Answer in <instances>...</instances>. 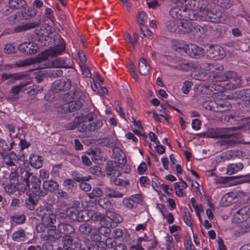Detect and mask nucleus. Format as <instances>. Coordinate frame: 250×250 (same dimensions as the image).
Here are the masks:
<instances>
[{
    "label": "nucleus",
    "instance_id": "nucleus-26",
    "mask_svg": "<svg viewBox=\"0 0 250 250\" xmlns=\"http://www.w3.org/2000/svg\"><path fill=\"white\" fill-rule=\"evenodd\" d=\"M42 187L44 190L46 192L49 191L53 193L56 191L59 187L58 183L52 179L45 180L43 182Z\"/></svg>",
    "mask_w": 250,
    "mask_h": 250
},
{
    "label": "nucleus",
    "instance_id": "nucleus-9",
    "mask_svg": "<svg viewBox=\"0 0 250 250\" xmlns=\"http://www.w3.org/2000/svg\"><path fill=\"white\" fill-rule=\"evenodd\" d=\"M227 99L232 103L237 102H239L240 103H245V101L250 100V89H243L238 90L231 95H228Z\"/></svg>",
    "mask_w": 250,
    "mask_h": 250
},
{
    "label": "nucleus",
    "instance_id": "nucleus-27",
    "mask_svg": "<svg viewBox=\"0 0 250 250\" xmlns=\"http://www.w3.org/2000/svg\"><path fill=\"white\" fill-rule=\"evenodd\" d=\"M29 164L35 168H41L43 164L42 157L34 153H31L29 157Z\"/></svg>",
    "mask_w": 250,
    "mask_h": 250
},
{
    "label": "nucleus",
    "instance_id": "nucleus-1",
    "mask_svg": "<svg viewBox=\"0 0 250 250\" xmlns=\"http://www.w3.org/2000/svg\"><path fill=\"white\" fill-rule=\"evenodd\" d=\"M83 110L81 116L75 117L73 121L68 122L64 125V127L67 130H73L77 128L80 132H90L98 131L103 125L101 119L96 120L95 122L90 123V121L96 119L98 115L99 110Z\"/></svg>",
    "mask_w": 250,
    "mask_h": 250
},
{
    "label": "nucleus",
    "instance_id": "nucleus-59",
    "mask_svg": "<svg viewBox=\"0 0 250 250\" xmlns=\"http://www.w3.org/2000/svg\"><path fill=\"white\" fill-rule=\"evenodd\" d=\"M72 176L74 180L78 182L88 181L90 179L89 177L83 176L76 171L73 172Z\"/></svg>",
    "mask_w": 250,
    "mask_h": 250
},
{
    "label": "nucleus",
    "instance_id": "nucleus-52",
    "mask_svg": "<svg viewBox=\"0 0 250 250\" xmlns=\"http://www.w3.org/2000/svg\"><path fill=\"white\" fill-rule=\"evenodd\" d=\"M63 74L62 70L60 68H56L47 70V75L50 78H56L61 77Z\"/></svg>",
    "mask_w": 250,
    "mask_h": 250
},
{
    "label": "nucleus",
    "instance_id": "nucleus-8",
    "mask_svg": "<svg viewBox=\"0 0 250 250\" xmlns=\"http://www.w3.org/2000/svg\"><path fill=\"white\" fill-rule=\"evenodd\" d=\"M30 175V178H28L29 181V191L27 192L36 194V195L41 196H45L47 193L41 189V180L37 176L33 175L31 172Z\"/></svg>",
    "mask_w": 250,
    "mask_h": 250
},
{
    "label": "nucleus",
    "instance_id": "nucleus-58",
    "mask_svg": "<svg viewBox=\"0 0 250 250\" xmlns=\"http://www.w3.org/2000/svg\"><path fill=\"white\" fill-rule=\"evenodd\" d=\"M62 239L64 248L69 249L73 246V239L70 235H64Z\"/></svg>",
    "mask_w": 250,
    "mask_h": 250
},
{
    "label": "nucleus",
    "instance_id": "nucleus-60",
    "mask_svg": "<svg viewBox=\"0 0 250 250\" xmlns=\"http://www.w3.org/2000/svg\"><path fill=\"white\" fill-rule=\"evenodd\" d=\"M34 62H35L32 59H27L17 61L15 63V65L19 67H24L33 64Z\"/></svg>",
    "mask_w": 250,
    "mask_h": 250
},
{
    "label": "nucleus",
    "instance_id": "nucleus-62",
    "mask_svg": "<svg viewBox=\"0 0 250 250\" xmlns=\"http://www.w3.org/2000/svg\"><path fill=\"white\" fill-rule=\"evenodd\" d=\"M113 181L115 185L125 188H126L130 184L129 180H124L118 177H115Z\"/></svg>",
    "mask_w": 250,
    "mask_h": 250
},
{
    "label": "nucleus",
    "instance_id": "nucleus-57",
    "mask_svg": "<svg viewBox=\"0 0 250 250\" xmlns=\"http://www.w3.org/2000/svg\"><path fill=\"white\" fill-rule=\"evenodd\" d=\"M104 191L99 187L94 188L92 191L89 194V197L90 199H94L95 197H100L103 194Z\"/></svg>",
    "mask_w": 250,
    "mask_h": 250
},
{
    "label": "nucleus",
    "instance_id": "nucleus-35",
    "mask_svg": "<svg viewBox=\"0 0 250 250\" xmlns=\"http://www.w3.org/2000/svg\"><path fill=\"white\" fill-rule=\"evenodd\" d=\"M243 167L244 165L241 162L232 163L228 165L227 173L229 175H232L242 170Z\"/></svg>",
    "mask_w": 250,
    "mask_h": 250
},
{
    "label": "nucleus",
    "instance_id": "nucleus-6",
    "mask_svg": "<svg viewBox=\"0 0 250 250\" xmlns=\"http://www.w3.org/2000/svg\"><path fill=\"white\" fill-rule=\"evenodd\" d=\"M222 12L220 10L216 8L209 9L208 8L201 11V21H206L212 22L217 23L221 21Z\"/></svg>",
    "mask_w": 250,
    "mask_h": 250
},
{
    "label": "nucleus",
    "instance_id": "nucleus-45",
    "mask_svg": "<svg viewBox=\"0 0 250 250\" xmlns=\"http://www.w3.org/2000/svg\"><path fill=\"white\" fill-rule=\"evenodd\" d=\"M23 19H30L37 14V10L34 7H30L28 9H25L21 12Z\"/></svg>",
    "mask_w": 250,
    "mask_h": 250
},
{
    "label": "nucleus",
    "instance_id": "nucleus-23",
    "mask_svg": "<svg viewBox=\"0 0 250 250\" xmlns=\"http://www.w3.org/2000/svg\"><path fill=\"white\" fill-rule=\"evenodd\" d=\"M42 216V221L49 228L56 227V218L57 217L55 214L50 212H44L43 214H40Z\"/></svg>",
    "mask_w": 250,
    "mask_h": 250
},
{
    "label": "nucleus",
    "instance_id": "nucleus-30",
    "mask_svg": "<svg viewBox=\"0 0 250 250\" xmlns=\"http://www.w3.org/2000/svg\"><path fill=\"white\" fill-rule=\"evenodd\" d=\"M13 241L18 242H25L27 240V237L25 230L20 228L17 231H14L11 235Z\"/></svg>",
    "mask_w": 250,
    "mask_h": 250
},
{
    "label": "nucleus",
    "instance_id": "nucleus-10",
    "mask_svg": "<svg viewBox=\"0 0 250 250\" xmlns=\"http://www.w3.org/2000/svg\"><path fill=\"white\" fill-rule=\"evenodd\" d=\"M232 104H235L227 100H208L204 101L202 103V106L205 109H215L219 107L221 108L227 107V109H230V108L232 107Z\"/></svg>",
    "mask_w": 250,
    "mask_h": 250
},
{
    "label": "nucleus",
    "instance_id": "nucleus-36",
    "mask_svg": "<svg viewBox=\"0 0 250 250\" xmlns=\"http://www.w3.org/2000/svg\"><path fill=\"white\" fill-rule=\"evenodd\" d=\"M85 211L79 212L77 210H75L70 212L69 216H68V219L70 218L73 220H78L79 221H86L88 219H85L84 216V213Z\"/></svg>",
    "mask_w": 250,
    "mask_h": 250
},
{
    "label": "nucleus",
    "instance_id": "nucleus-3",
    "mask_svg": "<svg viewBox=\"0 0 250 250\" xmlns=\"http://www.w3.org/2000/svg\"><path fill=\"white\" fill-rule=\"evenodd\" d=\"M216 78L220 82H224V83L221 84H225L227 86V89L229 90L244 86L246 85L241 77L233 71H229L224 74L217 75Z\"/></svg>",
    "mask_w": 250,
    "mask_h": 250
},
{
    "label": "nucleus",
    "instance_id": "nucleus-50",
    "mask_svg": "<svg viewBox=\"0 0 250 250\" xmlns=\"http://www.w3.org/2000/svg\"><path fill=\"white\" fill-rule=\"evenodd\" d=\"M19 139L17 137L11 138V142L9 145H8V151L14 149L16 152H18L19 150Z\"/></svg>",
    "mask_w": 250,
    "mask_h": 250
},
{
    "label": "nucleus",
    "instance_id": "nucleus-34",
    "mask_svg": "<svg viewBox=\"0 0 250 250\" xmlns=\"http://www.w3.org/2000/svg\"><path fill=\"white\" fill-rule=\"evenodd\" d=\"M139 240L146 242V244H144L143 246L146 247L147 250H151L155 248L158 244L156 238L154 236L153 239H149L148 237H146L145 238L140 237Z\"/></svg>",
    "mask_w": 250,
    "mask_h": 250
},
{
    "label": "nucleus",
    "instance_id": "nucleus-18",
    "mask_svg": "<svg viewBox=\"0 0 250 250\" xmlns=\"http://www.w3.org/2000/svg\"><path fill=\"white\" fill-rule=\"evenodd\" d=\"M185 7L187 9H199L201 8L200 0H179L175 3V6L173 7Z\"/></svg>",
    "mask_w": 250,
    "mask_h": 250
},
{
    "label": "nucleus",
    "instance_id": "nucleus-28",
    "mask_svg": "<svg viewBox=\"0 0 250 250\" xmlns=\"http://www.w3.org/2000/svg\"><path fill=\"white\" fill-rule=\"evenodd\" d=\"M139 71L142 75L146 76L150 71V67L147 60L142 57L139 62Z\"/></svg>",
    "mask_w": 250,
    "mask_h": 250
},
{
    "label": "nucleus",
    "instance_id": "nucleus-54",
    "mask_svg": "<svg viewBox=\"0 0 250 250\" xmlns=\"http://www.w3.org/2000/svg\"><path fill=\"white\" fill-rule=\"evenodd\" d=\"M183 219L184 223L188 226L192 228V222L191 221V214L187 208H186L184 210Z\"/></svg>",
    "mask_w": 250,
    "mask_h": 250
},
{
    "label": "nucleus",
    "instance_id": "nucleus-55",
    "mask_svg": "<svg viewBox=\"0 0 250 250\" xmlns=\"http://www.w3.org/2000/svg\"><path fill=\"white\" fill-rule=\"evenodd\" d=\"M80 232L84 234H88L91 232L92 227L87 222H84L79 227Z\"/></svg>",
    "mask_w": 250,
    "mask_h": 250
},
{
    "label": "nucleus",
    "instance_id": "nucleus-39",
    "mask_svg": "<svg viewBox=\"0 0 250 250\" xmlns=\"http://www.w3.org/2000/svg\"><path fill=\"white\" fill-rule=\"evenodd\" d=\"M3 157V162L6 167L9 169L13 170H15L18 167L15 165L16 161L15 159L12 158L10 155H2Z\"/></svg>",
    "mask_w": 250,
    "mask_h": 250
},
{
    "label": "nucleus",
    "instance_id": "nucleus-46",
    "mask_svg": "<svg viewBox=\"0 0 250 250\" xmlns=\"http://www.w3.org/2000/svg\"><path fill=\"white\" fill-rule=\"evenodd\" d=\"M27 91L26 93L28 94L29 95H34L38 93H42L43 91L42 86L37 85H33L32 86L27 87L25 89Z\"/></svg>",
    "mask_w": 250,
    "mask_h": 250
},
{
    "label": "nucleus",
    "instance_id": "nucleus-64",
    "mask_svg": "<svg viewBox=\"0 0 250 250\" xmlns=\"http://www.w3.org/2000/svg\"><path fill=\"white\" fill-rule=\"evenodd\" d=\"M147 19V16L145 12L142 11L139 13L137 17V23L141 25L145 24Z\"/></svg>",
    "mask_w": 250,
    "mask_h": 250
},
{
    "label": "nucleus",
    "instance_id": "nucleus-43",
    "mask_svg": "<svg viewBox=\"0 0 250 250\" xmlns=\"http://www.w3.org/2000/svg\"><path fill=\"white\" fill-rule=\"evenodd\" d=\"M31 145L29 142L26 141L25 139H19V155L24 159V155L23 154V150L28 148Z\"/></svg>",
    "mask_w": 250,
    "mask_h": 250
},
{
    "label": "nucleus",
    "instance_id": "nucleus-2",
    "mask_svg": "<svg viewBox=\"0 0 250 250\" xmlns=\"http://www.w3.org/2000/svg\"><path fill=\"white\" fill-rule=\"evenodd\" d=\"M198 9H187L185 7L179 9L172 7L169 11V15L174 19L183 20V21H201V11L197 12Z\"/></svg>",
    "mask_w": 250,
    "mask_h": 250
},
{
    "label": "nucleus",
    "instance_id": "nucleus-4",
    "mask_svg": "<svg viewBox=\"0 0 250 250\" xmlns=\"http://www.w3.org/2000/svg\"><path fill=\"white\" fill-rule=\"evenodd\" d=\"M83 93L75 90L73 94L68 92L65 94L63 98L64 103L61 105L62 109H80L83 106L82 103L78 100L83 98Z\"/></svg>",
    "mask_w": 250,
    "mask_h": 250
},
{
    "label": "nucleus",
    "instance_id": "nucleus-16",
    "mask_svg": "<svg viewBox=\"0 0 250 250\" xmlns=\"http://www.w3.org/2000/svg\"><path fill=\"white\" fill-rule=\"evenodd\" d=\"M206 53L208 58L216 60L223 57L225 53L223 48L217 45H210L208 46Z\"/></svg>",
    "mask_w": 250,
    "mask_h": 250
},
{
    "label": "nucleus",
    "instance_id": "nucleus-63",
    "mask_svg": "<svg viewBox=\"0 0 250 250\" xmlns=\"http://www.w3.org/2000/svg\"><path fill=\"white\" fill-rule=\"evenodd\" d=\"M235 104H232V107L237 108V109H241V108H250V100L249 101H245V103H240L237 102L234 103Z\"/></svg>",
    "mask_w": 250,
    "mask_h": 250
},
{
    "label": "nucleus",
    "instance_id": "nucleus-53",
    "mask_svg": "<svg viewBox=\"0 0 250 250\" xmlns=\"http://www.w3.org/2000/svg\"><path fill=\"white\" fill-rule=\"evenodd\" d=\"M27 54L28 55H32L37 53L39 48L38 45L33 42H27Z\"/></svg>",
    "mask_w": 250,
    "mask_h": 250
},
{
    "label": "nucleus",
    "instance_id": "nucleus-31",
    "mask_svg": "<svg viewBox=\"0 0 250 250\" xmlns=\"http://www.w3.org/2000/svg\"><path fill=\"white\" fill-rule=\"evenodd\" d=\"M26 77L27 75L23 74L4 73L1 75V79L2 81H5L9 79H12L14 81H18L23 80Z\"/></svg>",
    "mask_w": 250,
    "mask_h": 250
},
{
    "label": "nucleus",
    "instance_id": "nucleus-33",
    "mask_svg": "<svg viewBox=\"0 0 250 250\" xmlns=\"http://www.w3.org/2000/svg\"><path fill=\"white\" fill-rule=\"evenodd\" d=\"M193 23L191 21H180L179 20V34H186L191 32Z\"/></svg>",
    "mask_w": 250,
    "mask_h": 250
},
{
    "label": "nucleus",
    "instance_id": "nucleus-19",
    "mask_svg": "<svg viewBox=\"0 0 250 250\" xmlns=\"http://www.w3.org/2000/svg\"><path fill=\"white\" fill-rule=\"evenodd\" d=\"M30 84V81L21 82L19 85H16L11 89L10 94L9 95V99L11 100L19 98V94L20 92H23L26 93L27 91L26 86Z\"/></svg>",
    "mask_w": 250,
    "mask_h": 250
},
{
    "label": "nucleus",
    "instance_id": "nucleus-51",
    "mask_svg": "<svg viewBox=\"0 0 250 250\" xmlns=\"http://www.w3.org/2000/svg\"><path fill=\"white\" fill-rule=\"evenodd\" d=\"M55 200L52 201L51 203H45L43 206L40 207L37 211L40 215V214H43L44 212H50V211L52 208V204H55Z\"/></svg>",
    "mask_w": 250,
    "mask_h": 250
},
{
    "label": "nucleus",
    "instance_id": "nucleus-42",
    "mask_svg": "<svg viewBox=\"0 0 250 250\" xmlns=\"http://www.w3.org/2000/svg\"><path fill=\"white\" fill-rule=\"evenodd\" d=\"M98 204L103 209L106 210V213L113 207V205L106 197L101 198L98 201Z\"/></svg>",
    "mask_w": 250,
    "mask_h": 250
},
{
    "label": "nucleus",
    "instance_id": "nucleus-20",
    "mask_svg": "<svg viewBox=\"0 0 250 250\" xmlns=\"http://www.w3.org/2000/svg\"><path fill=\"white\" fill-rule=\"evenodd\" d=\"M250 216V206H246L238 210L233 219L237 223L246 220Z\"/></svg>",
    "mask_w": 250,
    "mask_h": 250
},
{
    "label": "nucleus",
    "instance_id": "nucleus-32",
    "mask_svg": "<svg viewBox=\"0 0 250 250\" xmlns=\"http://www.w3.org/2000/svg\"><path fill=\"white\" fill-rule=\"evenodd\" d=\"M236 195L232 192L225 194L221 198V202L223 206H229L235 202Z\"/></svg>",
    "mask_w": 250,
    "mask_h": 250
},
{
    "label": "nucleus",
    "instance_id": "nucleus-48",
    "mask_svg": "<svg viewBox=\"0 0 250 250\" xmlns=\"http://www.w3.org/2000/svg\"><path fill=\"white\" fill-rule=\"evenodd\" d=\"M173 67L178 70H182L185 71H188L193 68V64L192 63L182 62L181 63L178 64L176 66H174Z\"/></svg>",
    "mask_w": 250,
    "mask_h": 250
},
{
    "label": "nucleus",
    "instance_id": "nucleus-61",
    "mask_svg": "<svg viewBox=\"0 0 250 250\" xmlns=\"http://www.w3.org/2000/svg\"><path fill=\"white\" fill-rule=\"evenodd\" d=\"M8 152V145L4 139L0 138V154L3 155Z\"/></svg>",
    "mask_w": 250,
    "mask_h": 250
},
{
    "label": "nucleus",
    "instance_id": "nucleus-5",
    "mask_svg": "<svg viewBox=\"0 0 250 250\" xmlns=\"http://www.w3.org/2000/svg\"><path fill=\"white\" fill-rule=\"evenodd\" d=\"M242 126L225 128H211L208 129L206 134L209 138H229L235 136L234 131L239 130Z\"/></svg>",
    "mask_w": 250,
    "mask_h": 250
},
{
    "label": "nucleus",
    "instance_id": "nucleus-13",
    "mask_svg": "<svg viewBox=\"0 0 250 250\" xmlns=\"http://www.w3.org/2000/svg\"><path fill=\"white\" fill-rule=\"evenodd\" d=\"M72 86V82L69 79H61L53 82L51 90L53 93L68 90Z\"/></svg>",
    "mask_w": 250,
    "mask_h": 250
},
{
    "label": "nucleus",
    "instance_id": "nucleus-15",
    "mask_svg": "<svg viewBox=\"0 0 250 250\" xmlns=\"http://www.w3.org/2000/svg\"><path fill=\"white\" fill-rule=\"evenodd\" d=\"M246 119V117L241 115L240 110H235L231 113H228L224 117V121L228 125H241Z\"/></svg>",
    "mask_w": 250,
    "mask_h": 250
},
{
    "label": "nucleus",
    "instance_id": "nucleus-49",
    "mask_svg": "<svg viewBox=\"0 0 250 250\" xmlns=\"http://www.w3.org/2000/svg\"><path fill=\"white\" fill-rule=\"evenodd\" d=\"M11 220L17 224H21L25 222L26 216L24 214H15L10 217Z\"/></svg>",
    "mask_w": 250,
    "mask_h": 250
},
{
    "label": "nucleus",
    "instance_id": "nucleus-38",
    "mask_svg": "<svg viewBox=\"0 0 250 250\" xmlns=\"http://www.w3.org/2000/svg\"><path fill=\"white\" fill-rule=\"evenodd\" d=\"M40 20H39L38 21L27 23L24 24L19 25L15 28V31L17 32H19L26 31L31 28H34L38 26L40 24Z\"/></svg>",
    "mask_w": 250,
    "mask_h": 250
},
{
    "label": "nucleus",
    "instance_id": "nucleus-44",
    "mask_svg": "<svg viewBox=\"0 0 250 250\" xmlns=\"http://www.w3.org/2000/svg\"><path fill=\"white\" fill-rule=\"evenodd\" d=\"M192 25L191 32L199 37L203 38L204 36V28L195 22H193Z\"/></svg>",
    "mask_w": 250,
    "mask_h": 250
},
{
    "label": "nucleus",
    "instance_id": "nucleus-25",
    "mask_svg": "<svg viewBox=\"0 0 250 250\" xmlns=\"http://www.w3.org/2000/svg\"><path fill=\"white\" fill-rule=\"evenodd\" d=\"M106 172L110 176L118 177L121 175L119 167L115 161H108L106 163Z\"/></svg>",
    "mask_w": 250,
    "mask_h": 250
},
{
    "label": "nucleus",
    "instance_id": "nucleus-56",
    "mask_svg": "<svg viewBox=\"0 0 250 250\" xmlns=\"http://www.w3.org/2000/svg\"><path fill=\"white\" fill-rule=\"evenodd\" d=\"M48 77L47 70H43L36 72L35 79L38 83L42 82L44 79Z\"/></svg>",
    "mask_w": 250,
    "mask_h": 250
},
{
    "label": "nucleus",
    "instance_id": "nucleus-14",
    "mask_svg": "<svg viewBox=\"0 0 250 250\" xmlns=\"http://www.w3.org/2000/svg\"><path fill=\"white\" fill-rule=\"evenodd\" d=\"M62 232L57 229L56 227L49 228L47 229L46 233L40 235V238L43 241L47 242L48 243L56 242L58 239L62 237Z\"/></svg>",
    "mask_w": 250,
    "mask_h": 250
},
{
    "label": "nucleus",
    "instance_id": "nucleus-21",
    "mask_svg": "<svg viewBox=\"0 0 250 250\" xmlns=\"http://www.w3.org/2000/svg\"><path fill=\"white\" fill-rule=\"evenodd\" d=\"M112 235L115 239L124 242H127L130 238V234L128 230L125 228H116L112 232Z\"/></svg>",
    "mask_w": 250,
    "mask_h": 250
},
{
    "label": "nucleus",
    "instance_id": "nucleus-47",
    "mask_svg": "<svg viewBox=\"0 0 250 250\" xmlns=\"http://www.w3.org/2000/svg\"><path fill=\"white\" fill-rule=\"evenodd\" d=\"M106 213L107 217L113 223L117 224L122 221L121 216L114 212L108 211Z\"/></svg>",
    "mask_w": 250,
    "mask_h": 250
},
{
    "label": "nucleus",
    "instance_id": "nucleus-37",
    "mask_svg": "<svg viewBox=\"0 0 250 250\" xmlns=\"http://www.w3.org/2000/svg\"><path fill=\"white\" fill-rule=\"evenodd\" d=\"M179 20H171L166 23L167 29L171 32L179 34Z\"/></svg>",
    "mask_w": 250,
    "mask_h": 250
},
{
    "label": "nucleus",
    "instance_id": "nucleus-11",
    "mask_svg": "<svg viewBox=\"0 0 250 250\" xmlns=\"http://www.w3.org/2000/svg\"><path fill=\"white\" fill-rule=\"evenodd\" d=\"M52 39L54 47H51L50 49V55L52 56H57L61 55L65 49V44L63 39L59 34L54 35Z\"/></svg>",
    "mask_w": 250,
    "mask_h": 250
},
{
    "label": "nucleus",
    "instance_id": "nucleus-7",
    "mask_svg": "<svg viewBox=\"0 0 250 250\" xmlns=\"http://www.w3.org/2000/svg\"><path fill=\"white\" fill-rule=\"evenodd\" d=\"M57 220L59 224L58 228L62 233L64 235H70L75 231L74 227L70 224L67 223L68 220L67 214L60 212L58 215Z\"/></svg>",
    "mask_w": 250,
    "mask_h": 250
},
{
    "label": "nucleus",
    "instance_id": "nucleus-12",
    "mask_svg": "<svg viewBox=\"0 0 250 250\" xmlns=\"http://www.w3.org/2000/svg\"><path fill=\"white\" fill-rule=\"evenodd\" d=\"M182 49L189 56L195 59L201 58L206 52L205 49L193 43L185 44Z\"/></svg>",
    "mask_w": 250,
    "mask_h": 250
},
{
    "label": "nucleus",
    "instance_id": "nucleus-22",
    "mask_svg": "<svg viewBox=\"0 0 250 250\" xmlns=\"http://www.w3.org/2000/svg\"><path fill=\"white\" fill-rule=\"evenodd\" d=\"M26 194L28 197L25 200V206L27 209L33 210L35 209V206L42 196L29 192H27Z\"/></svg>",
    "mask_w": 250,
    "mask_h": 250
},
{
    "label": "nucleus",
    "instance_id": "nucleus-24",
    "mask_svg": "<svg viewBox=\"0 0 250 250\" xmlns=\"http://www.w3.org/2000/svg\"><path fill=\"white\" fill-rule=\"evenodd\" d=\"M208 88L211 91V94L214 97L219 99L222 97L223 93L225 91L229 90L227 89V86L225 84H211L208 86Z\"/></svg>",
    "mask_w": 250,
    "mask_h": 250
},
{
    "label": "nucleus",
    "instance_id": "nucleus-29",
    "mask_svg": "<svg viewBox=\"0 0 250 250\" xmlns=\"http://www.w3.org/2000/svg\"><path fill=\"white\" fill-rule=\"evenodd\" d=\"M250 232V221H242L235 229L236 234L239 236Z\"/></svg>",
    "mask_w": 250,
    "mask_h": 250
},
{
    "label": "nucleus",
    "instance_id": "nucleus-17",
    "mask_svg": "<svg viewBox=\"0 0 250 250\" xmlns=\"http://www.w3.org/2000/svg\"><path fill=\"white\" fill-rule=\"evenodd\" d=\"M30 172L25 169L22 172L20 182L16 184L17 189L21 192L24 193L27 190L29 191V183L28 178H30Z\"/></svg>",
    "mask_w": 250,
    "mask_h": 250
},
{
    "label": "nucleus",
    "instance_id": "nucleus-41",
    "mask_svg": "<svg viewBox=\"0 0 250 250\" xmlns=\"http://www.w3.org/2000/svg\"><path fill=\"white\" fill-rule=\"evenodd\" d=\"M24 169H25L24 168L18 167L15 170H11L9 175V181L13 182L14 184H17L19 181V173L21 172L22 175V172Z\"/></svg>",
    "mask_w": 250,
    "mask_h": 250
},
{
    "label": "nucleus",
    "instance_id": "nucleus-40",
    "mask_svg": "<svg viewBox=\"0 0 250 250\" xmlns=\"http://www.w3.org/2000/svg\"><path fill=\"white\" fill-rule=\"evenodd\" d=\"M104 193L106 196L109 198H122L124 194L115 189L110 188H105Z\"/></svg>",
    "mask_w": 250,
    "mask_h": 250
}]
</instances>
